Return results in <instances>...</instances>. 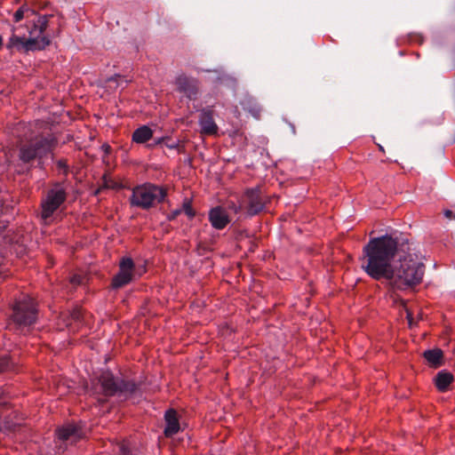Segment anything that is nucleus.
I'll use <instances>...</instances> for the list:
<instances>
[{
  "instance_id": "obj_1",
  "label": "nucleus",
  "mask_w": 455,
  "mask_h": 455,
  "mask_svg": "<svg viewBox=\"0 0 455 455\" xmlns=\"http://www.w3.org/2000/svg\"><path fill=\"white\" fill-rule=\"evenodd\" d=\"M362 269L372 279H386L394 290H407L422 282L425 265L422 255L392 235L370 239L360 259Z\"/></svg>"
},
{
  "instance_id": "obj_2",
  "label": "nucleus",
  "mask_w": 455,
  "mask_h": 455,
  "mask_svg": "<svg viewBox=\"0 0 455 455\" xmlns=\"http://www.w3.org/2000/svg\"><path fill=\"white\" fill-rule=\"evenodd\" d=\"M24 18L28 20V36L20 33V27L12 28V36L6 44L7 49L17 48L26 52L44 49L50 44V39L44 35L47 27L46 17L36 16L31 10L21 7L14 13V20L19 22Z\"/></svg>"
},
{
  "instance_id": "obj_3",
  "label": "nucleus",
  "mask_w": 455,
  "mask_h": 455,
  "mask_svg": "<svg viewBox=\"0 0 455 455\" xmlns=\"http://www.w3.org/2000/svg\"><path fill=\"white\" fill-rule=\"evenodd\" d=\"M166 196L165 190L153 184H143L133 188L131 196L132 205L148 209L156 203L162 202Z\"/></svg>"
},
{
  "instance_id": "obj_4",
  "label": "nucleus",
  "mask_w": 455,
  "mask_h": 455,
  "mask_svg": "<svg viewBox=\"0 0 455 455\" xmlns=\"http://www.w3.org/2000/svg\"><path fill=\"white\" fill-rule=\"evenodd\" d=\"M52 148V142L45 138H36L28 144L20 146V159L25 163L30 162L36 157L42 158L46 156Z\"/></svg>"
},
{
  "instance_id": "obj_5",
  "label": "nucleus",
  "mask_w": 455,
  "mask_h": 455,
  "mask_svg": "<svg viewBox=\"0 0 455 455\" xmlns=\"http://www.w3.org/2000/svg\"><path fill=\"white\" fill-rule=\"evenodd\" d=\"M66 200V193L62 188L57 186L51 189L42 202L41 217L45 223L52 218L54 212Z\"/></svg>"
},
{
  "instance_id": "obj_6",
  "label": "nucleus",
  "mask_w": 455,
  "mask_h": 455,
  "mask_svg": "<svg viewBox=\"0 0 455 455\" xmlns=\"http://www.w3.org/2000/svg\"><path fill=\"white\" fill-rule=\"evenodd\" d=\"M36 303L29 297L19 301L14 307L13 318L19 324H32L36 321Z\"/></svg>"
},
{
  "instance_id": "obj_7",
  "label": "nucleus",
  "mask_w": 455,
  "mask_h": 455,
  "mask_svg": "<svg viewBox=\"0 0 455 455\" xmlns=\"http://www.w3.org/2000/svg\"><path fill=\"white\" fill-rule=\"evenodd\" d=\"M136 275L135 266L131 258H124L119 263V271L112 280L114 288H121L131 283Z\"/></svg>"
},
{
  "instance_id": "obj_8",
  "label": "nucleus",
  "mask_w": 455,
  "mask_h": 455,
  "mask_svg": "<svg viewBox=\"0 0 455 455\" xmlns=\"http://www.w3.org/2000/svg\"><path fill=\"white\" fill-rule=\"evenodd\" d=\"M198 80L186 75H180L175 80L177 90L188 99H196L199 92Z\"/></svg>"
},
{
  "instance_id": "obj_9",
  "label": "nucleus",
  "mask_w": 455,
  "mask_h": 455,
  "mask_svg": "<svg viewBox=\"0 0 455 455\" xmlns=\"http://www.w3.org/2000/svg\"><path fill=\"white\" fill-rule=\"evenodd\" d=\"M199 124L201 132L206 135H215L218 132V126L215 124L211 110L204 109L200 114Z\"/></svg>"
},
{
  "instance_id": "obj_10",
  "label": "nucleus",
  "mask_w": 455,
  "mask_h": 455,
  "mask_svg": "<svg viewBox=\"0 0 455 455\" xmlns=\"http://www.w3.org/2000/svg\"><path fill=\"white\" fill-rule=\"evenodd\" d=\"M209 220L217 229H223L229 223L228 216L221 207H215L210 211Z\"/></svg>"
},
{
  "instance_id": "obj_11",
  "label": "nucleus",
  "mask_w": 455,
  "mask_h": 455,
  "mask_svg": "<svg viewBox=\"0 0 455 455\" xmlns=\"http://www.w3.org/2000/svg\"><path fill=\"white\" fill-rule=\"evenodd\" d=\"M98 383L100 384L99 391L106 395H113L117 389L113 375L108 371L100 374ZM96 390H98V387H96Z\"/></svg>"
},
{
  "instance_id": "obj_12",
  "label": "nucleus",
  "mask_w": 455,
  "mask_h": 455,
  "mask_svg": "<svg viewBox=\"0 0 455 455\" xmlns=\"http://www.w3.org/2000/svg\"><path fill=\"white\" fill-rule=\"evenodd\" d=\"M164 418L166 422L164 435L168 437L172 436L180 430V423L177 412L174 410H169L165 412Z\"/></svg>"
},
{
  "instance_id": "obj_13",
  "label": "nucleus",
  "mask_w": 455,
  "mask_h": 455,
  "mask_svg": "<svg viewBox=\"0 0 455 455\" xmlns=\"http://www.w3.org/2000/svg\"><path fill=\"white\" fill-rule=\"evenodd\" d=\"M249 200L248 212L250 215H255L263 209V204L259 196L258 190H249L246 193Z\"/></svg>"
},
{
  "instance_id": "obj_14",
  "label": "nucleus",
  "mask_w": 455,
  "mask_h": 455,
  "mask_svg": "<svg viewBox=\"0 0 455 455\" xmlns=\"http://www.w3.org/2000/svg\"><path fill=\"white\" fill-rule=\"evenodd\" d=\"M453 379L454 378L451 373L443 371L436 375L435 382L438 390L444 392L448 389V387L451 384Z\"/></svg>"
},
{
  "instance_id": "obj_15",
  "label": "nucleus",
  "mask_w": 455,
  "mask_h": 455,
  "mask_svg": "<svg viewBox=\"0 0 455 455\" xmlns=\"http://www.w3.org/2000/svg\"><path fill=\"white\" fill-rule=\"evenodd\" d=\"M153 136V131L147 125H142L132 133V141L141 144L148 141Z\"/></svg>"
},
{
  "instance_id": "obj_16",
  "label": "nucleus",
  "mask_w": 455,
  "mask_h": 455,
  "mask_svg": "<svg viewBox=\"0 0 455 455\" xmlns=\"http://www.w3.org/2000/svg\"><path fill=\"white\" fill-rule=\"evenodd\" d=\"M57 435L60 440H68L73 437L75 440H76L81 437L79 430L74 425H67L58 429Z\"/></svg>"
},
{
  "instance_id": "obj_17",
  "label": "nucleus",
  "mask_w": 455,
  "mask_h": 455,
  "mask_svg": "<svg viewBox=\"0 0 455 455\" xmlns=\"http://www.w3.org/2000/svg\"><path fill=\"white\" fill-rule=\"evenodd\" d=\"M425 359L434 367H438L442 364L443 352L439 348L425 351Z\"/></svg>"
},
{
  "instance_id": "obj_18",
  "label": "nucleus",
  "mask_w": 455,
  "mask_h": 455,
  "mask_svg": "<svg viewBox=\"0 0 455 455\" xmlns=\"http://www.w3.org/2000/svg\"><path fill=\"white\" fill-rule=\"evenodd\" d=\"M182 212H184L189 218H193L195 216V212L194 210L192 209V206H191V204L188 200H186L184 203H183V205H182V208H181Z\"/></svg>"
},
{
  "instance_id": "obj_19",
  "label": "nucleus",
  "mask_w": 455,
  "mask_h": 455,
  "mask_svg": "<svg viewBox=\"0 0 455 455\" xmlns=\"http://www.w3.org/2000/svg\"><path fill=\"white\" fill-rule=\"evenodd\" d=\"M121 79L120 76H116L113 77H110L107 80V83L108 84L109 88H116L118 86V80Z\"/></svg>"
},
{
  "instance_id": "obj_20",
  "label": "nucleus",
  "mask_w": 455,
  "mask_h": 455,
  "mask_svg": "<svg viewBox=\"0 0 455 455\" xmlns=\"http://www.w3.org/2000/svg\"><path fill=\"white\" fill-rule=\"evenodd\" d=\"M454 214L455 213L451 210H445L444 211V215L449 220L454 219Z\"/></svg>"
},
{
  "instance_id": "obj_21",
  "label": "nucleus",
  "mask_w": 455,
  "mask_h": 455,
  "mask_svg": "<svg viewBox=\"0 0 455 455\" xmlns=\"http://www.w3.org/2000/svg\"><path fill=\"white\" fill-rule=\"evenodd\" d=\"M407 319H408L409 326L412 327L414 324L413 318H412L411 313L409 310H407Z\"/></svg>"
},
{
  "instance_id": "obj_22",
  "label": "nucleus",
  "mask_w": 455,
  "mask_h": 455,
  "mask_svg": "<svg viewBox=\"0 0 455 455\" xmlns=\"http://www.w3.org/2000/svg\"><path fill=\"white\" fill-rule=\"evenodd\" d=\"M101 148H102V150H103L106 154H108V153H109V151H110V149H111L110 146H109V145H108V144H103V145L101 146Z\"/></svg>"
},
{
  "instance_id": "obj_23",
  "label": "nucleus",
  "mask_w": 455,
  "mask_h": 455,
  "mask_svg": "<svg viewBox=\"0 0 455 455\" xmlns=\"http://www.w3.org/2000/svg\"><path fill=\"white\" fill-rule=\"evenodd\" d=\"M71 282H72L73 283H81V279H80V277H79V276L75 275V276H73V277L71 278Z\"/></svg>"
},
{
  "instance_id": "obj_24",
  "label": "nucleus",
  "mask_w": 455,
  "mask_h": 455,
  "mask_svg": "<svg viewBox=\"0 0 455 455\" xmlns=\"http://www.w3.org/2000/svg\"><path fill=\"white\" fill-rule=\"evenodd\" d=\"M180 212H182V210L181 209H179V210H176L172 212V217L171 218H175L177 215H179Z\"/></svg>"
},
{
  "instance_id": "obj_25",
  "label": "nucleus",
  "mask_w": 455,
  "mask_h": 455,
  "mask_svg": "<svg viewBox=\"0 0 455 455\" xmlns=\"http://www.w3.org/2000/svg\"><path fill=\"white\" fill-rule=\"evenodd\" d=\"M79 315H80V314H79V312H78V311H76V312L73 314V317H74L75 319H78V318H79Z\"/></svg>"
},
{
  "instance_id": "obj_26",
  "label": "nucleus",
  "mask_w": 455,
  "mask_h": 455,
  "mask_svg": "<svg viewBox=\"0 0 455 455\" xmlns=\"http://www.w3.org/2000/svg\"><path fill=\"white\" fill-rule=\"evenodd\" d=\"M168 147L170 148H177V145L176 144H171V145H168Z\"/></svg>"
},
{
  "instance_id": "obj_27",
  "label": "nucleus",
  "mask_w": 455,
  "mask_h": 455,
  "mask_svg": "<svg viewBox=\"0 0 455 455\" xmlns=\"http://www.w3.org/2000/svg\"><path fill=\"white\" fill-rule=\"evenodd\" d=\"M144 271H145L144 268H142L140 271H138V275H141Z\"/></svg>"
},
{
  "instance_id": "obj_28",
  "label": "nucleus",
  "mask_w": 455,
  "mask_h": 455,
  "mask_svg": "<svg viewBox=\"0 0 455 455\" xmlns=\"http://www.w3.org/2000/svg\"><path fill=\"white\" fill-rule=\"evenodd\" d=\"M3 45V37L0 36V48L2 47Z\"/></svg>"
},
{
  "instance_id": "obj_29",
  "label": "nucleus",
  "mask_w": 455,
  "mask_h": 455,
  "mask_svg": "<svg viewBox=\"0 0 455 455\" xmlns=\"http://www.w3.org/2000/svg\"><path fill=\"white\" fill-rule=\"evenodd\" d=\"M453 220H455V213H454V219Z\"/></svg>"
}]
</instances>
